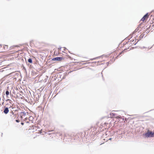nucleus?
<instances>
[{"label":"nucleus","instance_id":"4","mask_svg":"<svg viewBox=\"0 0 154 154\" xmlns=\"http://www.w3.org/2000/svg\"><path fill=\"white\" fill-rule=\"evenodd\" d=\"M52 60H57L58 61H61L64 60V58L63 57H57L53 58Z\"/></svg>","mask_w":154,"mask_h":154},{"label":"nucleus","instance_id":"3","mask_svg":"<svg viewBox=\"0 0 154 154\" xmlns=\"http://www.w3.org/2000/svg\"><path fill=\"white\" fill-rule=\"evenodd\" d=\"M16 117V115L14 114V113L12 112L11 114L10 115V119L11 120H13L15 119Z\"/></svg>","mask_w":154,"mask_h":154},{"label":"nucleus","instance_id":"21","mask_svg":"<svg viewBox=\"0 0 154 154\" xmlns=\"http://www.w3.org/2000/svg\"><path fill=\"white\" fill-rule=\"evenodd\" d=\"M77 63H79V62H76Z\"/></svg>","mask_w":154,"mask_h":154},{"label":"nucleus","instance_id":"19","mask_svg":"<svg viewBox=\"0 0 154 154\" xmlns=\"http://www.w3.org/2000/svg\"><path fill=\"white\" fill-rule=\"evenodd\" d=\"M126 120V118L125 119V121ZM124 122H125V121H124Z\"/></svg>","mask_w":154,"mask_h":154},{"label":"nucleus","instance_id":"2","mask_svg":"<svg viewBox=\"0 0 154 154\" xmlns=\"http://www.w3.org/2000/svg\"><path fill=\"white\" fill-rule=\"evenodd\" d=\"M149 17V15L148 13L146 14L145 15L143 18L141 19L140 21H142L143 22H146V20L148 19Z\"/></svg>","mask_w":154,"mask_h":154},{"label":"nucleus","instance_id":"9","mask_svg":"<svg viewBox=\"0 0 154 154\" xmlns=\"http://www.w3.org/2000/svg\"><path fill=\"white\" fill-rule=\"evenodd\" d=\"M70 59V60H75V59H73L72 57H71L69 55H68L67 56Z\"/></svg>","mask_w":154,"mask_h":154},{"label":"nucleus","instance_id":"17","mask_svg":"<svg viewBox=\"0 0 154 154\" xmlns=\"http://www.w3.org/2000/svg\"><path fill=\"white\" fill-rule=\"evenodd\" d=\"M16 122H20V121H19V120H16Z\"/></svg>","mask_w":154,"mask_h":154},{"label":"nucleus","instance_id":"10","mask_svg":"<svg viewBox=\"0 0 154 154\" xmlns=\"http://www.w3.org/2000/svg\"><path fill=\"white\" fill-rule=\"evenodd\" d=\"M28 61L30 63H32V60L31 59L29 58L28 59Z\"/></svg>","mask_w":154,"mask_h":154},{"label":"nucleus","instance_id":"15","mask_svg":"<svg viewBox=\"0 0 154 154\" xmlns=\"http://www.w3.org/2000/svg\"><path fill=\"white\" fill-rule=\"evenodd\" d=\"M76 56H78V57H81V56L80 55V54H77V55H76Z\"/></svg>","mask_w":154,"mask_h":154},{"label":"nucleus","instance_id":"12","mask_svg":"<svg viewBox=\"0 0 154 154\" xmlns=\"http://www.w3.org/2000/svg\"><path fill=\"white\" fill-rule=\"evenodd\" d=\"M103 61L102 60H101L100 61H98V62L99 63V64H103Z\"/></svg>","mask_w":154,"mask_h":154},{"label":"nucleus","instance_id":"7","mask_svg":"<svg viewBox=\"0 0 154 154\" xmlns=\"http://www.w3.org/2000/svg\"><path fill=\"white\" fill-rule=\"evenodd\" d=\"M123 52H124V51H123L122 52L120 53L119 55H117L116 57H115V58L114 59V61H115L117 59L118 57L119 56V55L120 54H122V53H123Z\"/></svg>","mask_w":154,"mask_h":154},{"label":"nucleus","instance_id":"20","mask_svg":"<svg viewBox=\"0 0 154 154\" xmlns=\"http://www.w3.org/2000/svg\"><path fill=\"white\" fill-rule=\"evenodd\" d=\"M122 119H123V120H124V118H122Z\"/></svg>","mask_w":154,"mask_h":154},{"label":"nucleus","instance_id":"14","mask_svg":"<svg viewBox=\"0 0 154 154\" xmlns=\"http://www.w3.org/2000/svg\"><path fill=\"white\" fill-rule=\"evenodd\" d=\"M36 133H38V134L42 133V130H41V131H38V132H36Z\"/></svg>","mask_w":154,"mask_h":154},{"label":"nucleus","instance_id":"18","mask_svg":"<svg viewBox=\"0 0 154 154\" xmlns=\"http://www.w3.org/2000/svg\"><path fill=\"white\" fill-rule=\"evenodd\" d=\"M21 124L22 125H23V123H21Z\"/></svg>","mask_w":154,"mask_h":154},{"label":"nucleus","instance_id":"8","mask_svg":"<svg viewBox=\"0 0 154 154\" xmlns=\"http://www.w3.org/2000/svg\"><path fill=\"white\" fill-rule=\"evenodd\" d=\"M3 48L4 50H7L8 49V46L7 45H3Z\"/></svg>","mask_w":154,"mask_h":154},{"label":"nucleus","instance_id":"6","mask_svg":"<svg viewBox=\"0 0 154 154\" xmlns=\"http://www.w3.org/2000/svg\"><path fill=\"white\" fill-rule=\"evenodd\" d=\"M9 110L8 108L6 107L5 108V109L4 110V113L5 114H7L8 112H9Z\"/></svg>","mask_w":154,"mask_h":154},{"label":"nucleus","instance_id":"11","mask_svg":"<svg viewBox=\"0 0 154 154\" xmlns=\"http://www.w3.org/2000/svg\"><path fill=\"white\" fill-rule=\"evenodd\" d=\"M6 95L7 97H8V95L9 94V92L8 91H6Z\"/></svg>","mask_w":154,"mask_h":154},{"label":"nucleus","instance_id":"16","mask_svg":"<svg viewBox=\"0 0 154 154\" xmlns=\"http://www.w3.org/2000/svg\"><path fill=\"white\" fill-rule=\"evenodd\" d=\"M116 118L117 119H120V118H120V117L119 116H117L116 117Z\"/></svg>","mask_w":154,"mask_h":154},{"label":"nucleus","instance_id":"5","mask_svg":"<svg viewBox=\"0 0 154 154\" xmlns=\"http://www.w3.org/2000/svg\"><path fill=\"white\" fill-rule=\"evenodd\" d=\"M6 102L7 103L6 104V105H8L9 104H10V105H12V106H10V107H9V108H10L12 106H13V101L9 99H8L7 100H6Z\"/></svg>","mask_w":154,"mask_h":154},{"label":"nucleus","instance_id":"1","mask_svg":"<svg viewBox=\"0 0 154 154\" xmlns=\"http://www.w3.org/2000/svg\"><path fill=\"white\" fill-rule=\"evenodd\" d=\"M145 135L146 137H153L154 136V132L148 131L145 134Z\"/></svg>","mask_w":154,"mask_h":154},{"label":"nucleus","instance_id":"13","mask_svg":"<svg viewBox=\"0 0 154 154\" xmlns=\"http://www.w3.org/2000/svg\"><path fill=\"white\" fill-rule=\"evenodd\" d=\"M112 53L114 54V55H116L117 54V53L116 51H115L113 52Z\"/></svg>","mask_w":154,"mask_h":154}]
</instances>
